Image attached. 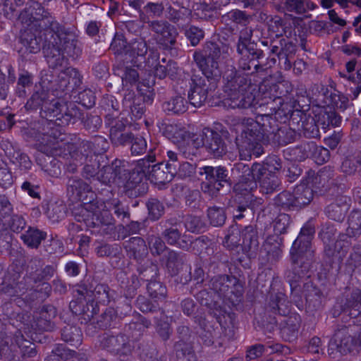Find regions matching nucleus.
Returning a JSON list of instances; mask_svg holds the SVG:
<instances>
[{
	"label": "nucleus",
	"instance_id": "nucleus-28",
	"mask_svg": "<svg viewBox=\"0 0 361 361\" xmlns=\"http://www.w3.org/2000/svg\"><path fill=\"white\" fill-rule=\"evenodd\" d=\"M0 321L8 322L12 326L15 324V321L20 322L24 326L29 325L30 315L27 312H20V309L11 300L0 306Z\"/></svg>",
	"mask_w": 361,
	"mask_h": 361
},
{
	"label": "nucleus",
	"instance_id": "nucleus-49",
	"mask_svg": "<svg viewBox=\"0 0 361 361\" xmlns=\"http://www.w3.org/2000/svg\"><path fill=\"white\" fill-rule=\"evenodd\" d=\"M178 73V67L177 63L171 59L166 61L164 58L156 66L154 71L155 76L159 79L169 76L171 79L173 80L176 78Z\"/></svg>",
	"mask_w": 361,
	"mask_h": 361
},
{
	"label": "nucleus",
	"instance_id": "nucleus-45",
	"mask_svg": "<svg viewBox=\"0 0 361 361\" xmlns=\"http://www.w3.org/2000/svg\"><path fill=\"white\" fill-rule=\"evenodd\" d=\"M259 182L260 192L269 195L273 193L281 185V180L276 173L266 172V169L262 176L257 177L256 183Z\"/></svg>",
	"mask_w": 361,
	"mask_h": 361
},
{
	"label": "nucleus",
	"instance_id": "nucleus-8",
	"mask_svg": "<svg viewBox=\"0 0 361 361\" xmlns=\"http://www.w3.org/2000/svg\"><path fill=\"white\" fill-rule=\"evenodd\" d=\"M18 20L27 27L37 28L43 31L44 39L47 35L51 36L54 24L59 23L39 2L35 1H29V6L19 14Z\"/></svg>",
	"mask_w": 361,
	"mask_h": 361
},
{
	"label": "nucleus",
	"instance_id": "nucleus-54",
	"mask_svg": "<svg viewBox=\"0 0 361 361\" xmlns=\"http://www.w3.org/2000/svg\"><path fill=\"white\" fill-rule=\"evenodd\" d=\"M302 134L307 138H318L320 137L319 126L317 118L310 116L304 115L301 118Z\"/></svg>",
	"mask_w": 361,
	"mask_h": 361
},
{
	"label": "nucleus",
	"instance_id": "nucleus-9",
	"mask_svg": "<svg viewBox=\"0 0 361 361\" xmlns=\"http://www.w3.org/2000/svg\"><path fill=\"white\" fill-rule=\"evenodd\" d=\"M224 92L226 94V102L232 109H247L255 106L256 88L252 82L238 83L234 81H224Z\"/></svg>",
	"mask_w": 361,
	"mask_h": 361
},
{
	"label": "nucleus",
	"instance_id": "nucleus-13",
	"mask_svg": "<svg viewBox=\"0 0 361 361\" xmlns=\"http://www.w3.org/2000/svg\"><path fill=\"white\" fill-rule=\"evenodd\" d=\"M18 269L13 266L8 268L1 284V293L12 297L32 290L35 284L30 274L21 277Z\"/></svg>",
	"mask_w": 361,
	"mask_h": 361
},
{
	"label": "nucleus",
	"instance_id": "nucleus-10",
	"mask_svg": "<svg viewBox=\"0 0 361 361\" xmlns=\"http://www.w3.org/2000/svg\"><path fill=\"white\" fill-rule=\"evenodd\" d=\"M199 174L207 180L201 183V190L212 197L216 196L221 188L231 187L233 184L231 171L224 166H205L200 169Z\"/></svg>",
	"mask_w": 361,
	"mask_h": 361
},
{
	"label": "nucleus",
	"instance_id": "nucleus-53",
	"mask_svg": "<svg viewBox=\"0 0 361 361\" xmlns=\"http://www.w3.org/2000/svg\"><path fill=\"white\" fill-rule=\"evenodd\" d=\"M124 114L108 113L105 116V124L109 126V135L114 134L122 130H126L128 121L124 118Z\"/></svg>",
	"mask_w": 361,
	"mask_h": 361
},
{
	"label": "nucleus",
	"instance_id": "nucleus-64",
	"mask_svg": "<svg viewBox=\"0 0 361 361\" xmlns=\"http://www.w3.org/2000/svg\"><path fill=\"white\" fill-rule=\"evenodd\" d=\"M149 217L152 221L159 220L164 214L165 207L157 198H149L146 202Z\"/></svg>",
	"mask_w": 361,
	"mask_h": 361
},
{
	"label": "nucleus",
	"instance_id": "nucleus-2",
	"mask_svg": "<svg viewBox=\"0 0 361 361\" xmlns=\"http://www.w3.org/2000/svg\"><path fill=\"white\" fill-rule=\"evenodd\" d=\"M276 123V118L269 114L253 118H244L242 122V130L239 137L236 138V144L241 159H250L252 154L259 157L264 152L262 145L269 143L268 133L271 129L270 125Z\"/></svg>",
	"mask_w": 361,
	"mask_h": 361
},
{
	"label": "nucleus",
	"instance_id": "nucleus-33",
	"mask_svg": "<svg viewBox=\"0 0 361 361\" xmlns=\"http://www.w3.org/2000/svg\"><path fill=\"white\" fill-rule=\"evenodd\" d=\"M243 242V250L251 257L256 254L259 247V236L256 228L253 226H245L240 232Z\"/></svg>",
	"mask_w": 361,
	"mask_h": 361
},
{
	"label": "nucleus",
	"instance_id": "nucleus-40",
	"mask_svg": "<svg viewBox=\"0 0 361 361\" xmlns=\"http://www.w3.org/2000/svg\"><path fill=\"white\" fill-rule=\"evenodd\" d=\"M348 209V204L343 197H337L334 202L327 205L324 209L326 216L334 221L342 222Z\"/></svg>",
	"mask_w": 361,
	"mask_h": 361
},
{
	"label": "nucleus",
	"instance_id": "nucleus-6",
	"mask_svg": "<svg viewBox=\"0 0 361 361\" xmlns=\"http://www.w3.org/2000/svg\"><path fill=\"white\" fill-rule=\"evenodd\" d=\"M68 104L61 102L59 99L54 97V95L42 87H37L34 91L30 98L27 100L25 107L27 110H42V116L50 121L55 119L60 126L61 116H64L66 110L64 106H68Z\"/></svg>",
	"mask_w": 361,
	"mask_h": 361
},
{
	"label": "nucleus",
	"instance_id": "nucleus-12",
	"mask_svg": "<svg viewBox=\"0 0 361 361\" xmlns=\"http://www.w3.org/2000/svg\"><path fill=\"white\" fill-rule=\"evenodd\" d=\"M334 318L342 316V320L347 317L353 322H361V290L353 289L350 293L338 299L331 310Z\"/></svg>",
	"mask_w": 361,
	"mask_h": 361
},
{
	"label": "nucleus",
	"instance_id": "nucleus-61",
	"mask_svg": "<svg viewBox=\"0 0 361 361\" xmlns=\"http://www.w3.org/2000/svg\"><path fill=\"white\" fill-rule=\"evenodd\" d=\"M282 240L283 239L280 236L270 235L267 238L264 245L268 255L275 260L279 259L281 255Z\"/></svg>",
	"mask_w": 361,
	"mask_h": 361
},
{
	"label": "nucleus",
	"instance_id": "nucleus-52",
	"mask_svg": "<svg viewBox=\"0 0 361 361\" xmlns=\"http://www.w3.org/2000/svg\"><path fill=\"white\" fill-rule=\"evenodd\" d=\"M162 108L169 114H183L187 111L188 102L180 95H176L164 102Z\"/></svg>",
	"mask_w": 361,
	"mask_h": 361
},
{
	"label": "nucleus",
	"instance_id": "nucleus-5",
	"mask_svg": "<svg viewBox=\"0 0 361 361\" xmlns=\"http://www.w3.org/2000/svg\"><path fill=\"white\" fill-rule=\"evenodd\" d=\"M290 306L286 295L278 292L271 295L267 309L269 312L283 317L280 322L281 334L286 340L292 341L298 336L300 317L297 314H290Z\"/></svg>",
	"mask_w": 361,
	"mask_h": 361
},
{
	"label": "nucleus",
	"instance_id": "nucleus-18",
	"mask_svg": "<svg viewBox=\"0 0 361 361\" xmlns=\"http://www.w3.org/2000/svg\"><path fill=\"white\" fill-rule=\"evenodd\" d=\"M275 212L271 207L262 209L258 214L257 223L264 226L267 228L273 224L274 235H278L285 233L290 223V216L285 213H281L275 216Z\"/></svg>",
	"mask_w": 361,
	"mask_h": 361
},
{
	"label": "nucleus",
	"instance_id": "nucleus-37",
	"mask_svg": "<svg viewBox=\"0 0 361 361\" xmlns=\"http://www.w3.org/2000/svg\"><path fill=\"white\" fill-rule=\"evenodd\" d=\"M90 298L96 303L108 305L114 298V292L107 284L99 283L95 281L90 283Z\"/></svg>",
	"mask_w": 361,
	"mask_h": 361
},
{
	"label": "nucleus",
	"instance_id": "nucleus-59",
	"mask_svg": "<svg viewBox=\"0 0 361 361\" xmlns=\"http://www.w3.org/2000/svg\"><path fill=\"white\" fill-rule=\"evenodd\" d=\"M61 73V78L64 80V81H61L60 86L61 87H67L68 85H72L71 87L74 89L82 84V76L78 69L68 67Z\"/></svg>",
	"mask_w": 361,
	"mask_h": 361
},
{
	"label": "nucleus",
	"instance_id": "nucleus-15",
	"mask_svg": "<svg viewBox=\"0 0 361 361\" xmlns=\"http://www.w3.org/2000/svg\"><path fill=\"white\" fill-rule=\"evenodd\" d=\"M63 109L66 111L64 116H61L60 126H67L78 118L81 121L83 128L90 133L97 131L102 126V121L99 116L82 112L73 103H70L68 106H64Z\"/></svg>",
	"mask_w": 361,
	"mask_h": 361
},
{
	"label": "nucleus",
	"instance_id": "nucleus-26",
	"mask_svg": "<svg viewBox=\"0 0 361 361\" xmlns=\"http://www.w3.org/2000/svg\"><path fill=\"white\" fill-rule=\"evenodd\" d=\"M314 233L315 228L313 225L310 223L305 224L301 228L299 235L293 242L290 252H298L302 255H307V252H310L311 257H314V252L311 247Z\"/></svg>",
	"mask_w": 361,
	"mask_h": 361
},
{
	"label": "nucleus",
	"instance_id": "nucleus-17",
	"mask_svg": "<svg viewBox=\"0 0 361 361\" xmlns=\"http://www.w3.org/2000/svg\"><path fill=\"white\" fill-rule=\"evenodd\" d=\"M191 81L188 94L189 102L195 107H200L207 101L209 92L215 90L218 81H215V85L212 87L213 80H208L204 76L197 75H193Z\"/></svg>",
	"mask_w": 361,
	"mask_h": 361
},
{
	"label": "nucleus",
	"instance_id": "nucleus-22",
	"mask_svg": "<svg viewBox=\"0 0 361 361\" xmlns=\"http://www.w3.org/2000/svg\"><path fill=\"white\" fill-rule=\"evenodd\" d=\"M149 28L157 34L158 43L165 49H172L176 44L178 35L176 29L166 20H152L148 22Z\"/></svg>",
	"mask_w": 361,
	"mask_h": 361
},
{
	"label": "nucleus",
	"instance_id": "nucleus-47",
	"mask_svg": "<svg viewBox=\"0 0 361 361\" xmlns=\"http://www.w3.org/2000/svg\"><path fill=\"white\" fill-rule=\"evenodd\" d=\"M61 339L74 348L79 347L82 342L80 329L74 325L67 324L61 329Z\"/></svg>",
	"mask_w": 361,
	"mask_h": 361
},
{
	"label": "nucleus",
	"instance_id": "nucleus-19",
	"mask_svg": "<svg viewBox=\"0 0 361 361\" xmlns=\"http://www.w3.org/2000/svg\"><path fill=\"white\" fill-rule=\"evenodd\" d=\"M359 325H356L355 321L353 322V324L343 326L336 331L334 341L341 353H350L354 348L359 347Z\"/></svg>",
	"mask_w": 361,
	"mask_h": 361
},
{
	"label": "nucleus",
	"instance_id": "nucleus-16",
	"mask_svg": "<svg viewBox=\"0 0 361 361\" xmlns=\"http://www.w3.org/2000/svg\"><path fill=\"white\" fill-rule=\"evenodd\" d=\"M231 171L239 176L237 189L248 192L257 187L256 178L262 175L264 168L261 163L255 162L250 167L243 162H238L233 165Z\"/></svg>",
	"mask_w": 361,
	"mask_h": 361
},
{
	"label": "nucleus",
	"instance_id": "nucleus-29",
	"mask_svg": "<svg viewBox=\"0 0 361 361\" xmlns=\"http://www.w3.org/2000/svg\"><path fill=\"white\" fill-rule=\"evenodd\" d=\"M34 28L26 27L20 35V42L25 49L32 54L39 52L44 43L43 31L36 29L35 32H32Z\"/></svg>",
	"mask_w": 361,
	"mask_h": 361
},
{
	"label": "nucleus",
	"instance_id": "nucleus-14",
	"mask_svg": "<svg viewBox=\"0 0 361 361\" xmlns=\"http://www.w3.org/2000/svg\"><path fill=\"white\" fill-rule=\"evenodd\" d=\"M99 343L102 349L121 357L130 356L135 348L129 336L122 333L116 335L104 333L99 336Z\"/></svg>",
	"mask_w": 361,
	"mask_h": 361
},
{
	"label": "nucleus",
	"instance_id": "nucleus-34",
	"mask_svg": "<svg viewBox=\"0 0 361 361\" xmlns=\"http://www.w3.org/2000/svg\"><path fill=\"white\" fill-rule=\"evenodd\" d=\"M92 188L78 177L69 178L67 183V193L73 201H83Z\"/></svg>",
	"mask_w": 361,
	"mask_h": 361
},
{
	"label": "nucleus",
	"instance_id": "nucleus-20",
	"mask_svg": "<svg viewBox=\"0 0 361 361\" xmlns=\"http://www.w3.org/2000/svg\"><path fill=\"white\" fill-rule=\"evenodd\" d=\"M202 146L214 158H220L227 153V145L219 132L204 128L200 134Z\"/></svg>",
	"mask_w": 361,
	"mask_h": 361
},
{
	"label": "nucleus",
	"instance_id": "nucleus-44",
	"mask_svg": "<svg viewBox=\"0 0 361 361\" xmlns=\"http://www.w3.org/2000/svg\"><path fill=\"white\" fill-rule=\"evenodd\" d=\"M123 106L129 109L130 112L135 119H140L145 112V105L142 102L141 97H135V92L129 91L125 94L123 100Z\"/></svg>",
	"mask_w": 361,
	"mask_h": 361
},
{
	"label": "nucleus",
	"instance_id": "nucleus-42",
	"mask_svg": "<svg viewBox=\"0 0 361 361\" xmlns=\"http://www.w3.org/2000/svg\"><path fill=\"white\" fill-rule=\"evenodd\" d=\"M176 8L172 6L167 7V18L178 27H183L188 24L192 16V11L186 6Z\"/></svg>",
	"mask_w": 361,
	"mask_h": 361
},
{
	"label": "nucleus",
	"instance_id": "nucleus-56",
	"mask_svg": "<svg viewBox=\"0 0 361 361\" xmlns=\"http://www.w3.org/2000/svg\"><path fill=\"white\" fill-rule=\"evenodd\" d=\"M317 122L321 125V128L326 130L329 126H338L341 121V117L334 111L324 110L316 115Z\"/></svg>",
	"mask_w": 361,
	"mask_h": 361
},
{
	"label": "nucleus",
	"instance_id": "nucleus-27",
	"mask_svg": "<svg viewBox=\"0 0 361 361\" xmlns=\"http://www.w3.org/2000/svg\"><path fill=\"white\" fill-rule=\"evenodd\" d=\"M302 293L305 297V309L307 313L314 315L316 312L322 309L323 293L312 281H307L304 283V286H302Z\"/></svg>",
	"mask_w": 361,
	"mask_h": 361
},
{
	"label": "nucleus",
	"instance_id": "nucleus-41",
	"mask_svg": "<svg viewBox=\"0 0 361 361\" xmlns=\"http://www.w3.org/2000/svg\"><path fill=\"white\" fill-rule=\"evenodd\" d=\"M150 325V321L140 314H137V320L126 324L123 330L126 333L128 334L129 337L131 336L133 338L131 341L135 345L142 336L145 329H148Z\"/></svg>",
	"mask_w": 361,
	"mask_h": 361
},
{
	"label": "nucleus",
	"instance_id": "nucleus-50",
	"mask_svg": "<svg viewBox=\"0 0 361 361\" xmlns=\"http://www.w3.org/2000/svg\"><path fill=\"white\" fill-rule=\"evenodd\" d=\"M295 204L296 207L301 208L309 204L314 197L313 189L307 184L301 183L294 189Z\"/></svg>",
	"mask_w": 361,
	"mask_h": 361
},
{
	"label": "nucleus",
	"instance_id": "nucleus-38",
	"mask_svg": "<svg viewBox=\"0 0 361 361\" xmlns=\"http://www.w3.org/2000/svg\"><path fill=\"white\" fill-rule=\"evenodd\" d=\"M317 149V145L314 142H303L300 144L288 148L286 154L289 159L295 161H302L311 157Z\"/></svg>",
	"mask_w": 361,
	"mask_h": 361
},
{
	"label": "nucleus",
	"instance_id": "nucleus-36",
	"mask_svg": "<svg viewBox=\"0 0 361 361\" xmlns=\"http://www.w3.org/2000/svg\"><path fill=\"white\" fill-rule=\"evenodd\" d=\"M175 174L176 173L168 169L164 163L161 162L152 165L150 173L147 178L154 185H165L171 181Z\"/></svg>",
	"mask_w": 361,
	"mask_h": 361
},
{
	"label": "nucleus",
	"instance_id": "nucleus-25",
	"mask_svg": "<svg viewBox=\"0 0 361 361\" xmlns=\"http://www.w3.org/2000/svg\"><path fill=\"white\" fill-rule=\"evenodd\" d=\"M238 280L236 277L227 274H217L209 280L210 289L216 294L218 298H228L233 293V286Z\"/></svg>",
	"mask_w": 361,
	"mask_h": 361
},
{
	"label": "nucleus",
	"instance_id": "nucleus-31",
	"mask_svg": "<svg viewBox=\"0 0 361 361\" xmlns=\"http://www.w3.org/2000/svg\"><path fill=\"white\" fill-rule=\"evenodd\" d=\"M123 246L127 256L136 261L142 260L148 255V247L145 240L141 237H132L126 240Z\"/></svg>",
	"mask_w": 361,
	"mask_h": 361
},
{
	"label": "nucleus",
	"instance_id": "nucleus-48",
	"mask_svg": "<svg viewBox=\"0 0 361 361\" xmlns=\"http://www.w3.org/2000/svg\"><path fill=\"white\" fill-rule=\"evenodd\" d=\"M228 257L224 252L219 251L215 252L207 260V275L209 273H219L226 271L228 267Z\"/></svg>",
	"mask_w": 361,
	"mask_h": 361
},
{
	"label": "nucleus",
	"instance_id": "nucleus-57",
	"mask_svg": "<svg viewBox=\"0 0 361 361\" xmlns=\"http://www.w3.org/2000/svg\"><path fill=\"white\" fill-rule=\"evenodd\" d=\"M348 226L346 235L350 238H357L361 235V210H353L348 219Z\"/></svg>",
	"mask_w": 361,
	"mask_h": 361
},
{
	"label": "nucleus",
	"instance_id": "nucleus-24",
	"mask_svg": "<svg viewBox=\"0 0 361 361\" xmlns=\"http://www.w3.org/2000/svg\"><path fill=\"white\" fill-rule=\"evenodd\" d=\"M270 52L278 56L284 64L285 70H290L296 52V45L285 38H274L270 41Z\"/></svg>",
	"mask_w": 361,
	"mask_h": 361
},
{
	"label": "nucleus",
	"instance_id": "nucleus-51",
	"mask_svg": "<svg viewBox=\"0 0 361 361\" xmlns=\"http://www.w3.org/2000/svg\"><path fill=\"white\" fill-rule=\"evenodd\" d=\"M47 238V233L35 227H29L21 235L23 243L29 247L38 248L42 240Z\"/></svg>",
	"mask_w": 361,
	"mask_h": 361
},
{
	"label": "nucleus",
	"instance_id": "nucleus-58",
	"mask_svg": "<svg viewBox=\"0 0 361 361\" xmlns=\"http://www.w3.org/2000/svg\"><path fill=\"white\" fill-rule=\"evenodd\" d=\"M361 168V155L360 152L356 154L349 155L343 161L341 169L347 176H353L359 172Z\"/></svg>",
	"mask_w": 361,
	"mask_h": 361
},
{
	"label": "nucleus",
	"instance_id": "nucleus-4",
	"mask_svg": "<svg viewBox=\"0 0 361 361\" xmlns=\"http://www.w3.org/2000/svg\"><path fill=\"white\" fill-rule=\"evenodd\" d=\"M290 254L291 267L286 271L284 277L290 288V297L295 302H298L302 298L301 284L311 281L309 272L314 257H311L310 252L307 255L292 252Z\"/></svg>",
	"mask_w": 361,
	"mask_h": 361
},
{
	"label": "nucleus",
	"instance_id": "nucleus-11",
	"mask_svg": "<svg viewBox=\"0 0 361 361\" xmlns=\"http://www.w3.org/2000/svg\"><path fill=\"white\" fill-rule=\"evenodd\" d=\"M264 71L263 66L259 63L247 56L241 55L238 61V68L233 65H227L223 74L224 81H234L238 83L251 82L250 75Z\"/></svg>",
	"mask_w": 361,
	"mask_h": 361
},
{
	"label": "nucleus",
	"instance_id": "nucleus-3",
	"mask_svg": "<svg viewBox=\"0 0 361 361\" xmlns=\"http://www.w3.org/2000/svg\"><path fill=\"white\" fill-rule=\"evenodd\" d=\"M56 128H51L39 138L38 149L43 154L37 159L41 169L51 177L57 178L61 173V162L55 158L63 148V138Z\"/></svg>",
	"mask_w": 361,
	"mask_h": 361
},
{
	"label": "nucleus",
	"instance_id": "nucleus-21",
	"mask_svg": "<svg viewBox=\"0 0 361 361\" xmlns=\"http://www.w3.org/2000/svg\"><path fill=\"white\" fill-rule=\"evenodd\" d=\"M154 151V147L150 148L147 157L137 161L135 168L136 172H133L130 176L126 183V188L140 190V188L144 185V183H142V179L143 177L146 178L148 177L152 166H151V163H154L156 161V154Z\"/></svg>",
	"mask_w": 361,
	"mask_h": 361
},
{
	"label": "nucleus",
	"instance_id": "nucleus-1",
	"mask_svg": "<svg viewBox=\"0 0 361 361\" xmlns=\"http://www.w3.org/2000/svg\"><path fill=\"white\" fill-rule=\"evenodd\" d=\"M50 35L45 37L42 53L51 68L61 67L66 57L78 59L82 54L77 35L63 25L54 24Z\"/></svg>",
	"mask_w": 361,
	"mask_h": 361
},
{
	"label": "nucleus",
	"instance_id": "nucleus-55",
	"mask_svg": "<svg viewBox=\"0 0 361 361\" xmlns=\"http://www.w3.org/2000/svg\"><path fill=\"white\" fill-rule=\"evenodd\" d=\"M137 350L140 357L144 361H169L166 355L158 356L157 351L153 345H148L144 341L137 344Z\"/></svg>",
	"mask_w": 361,
	"mask_h": 361
},
{
	"label": "nucleus",
	"instance_id": "nucleus-32",
	"mask_svg": "<svg viewBox=\"0 0 361 361\" xmlns=\"http://www.w3.org/2000/svg\"><path fill=\"white\" fill-rule=\"evenodd\" d=\"M268 128L271 129V132L268 133L269 135V141L278 146H284L294 142L296 139V132L290 128L282 127L279 128L278 121L275 125H270Z\"/></svg>",
	"mask_w": 361,
	"mask_h": 361
},
{
	"label": "nucleus",
	"instance_id": "nucleus-46",
	"mask_svg": "<svg viewBox=\"0 0 361 361\" xmlns=\"http://www.w3.org/2000/svg\"><path fill=\"white\" fill-rule=\"evenodd\" d=\"M128 43L126 41L123 34L116 33L109 49L116 56L117 60L123 66L126 64L127 49Z\"/></svg>",
	"mask_w": 361,
	"mask_h": 361
},
{
	"label": "nucleus",
	"instance_id": "nucleus-7",
	"mask_svg": "<svg viewBox=\"0 0 361 361\" xmlns=\"http://www.w3.org/2000/svg\"><path fill=\"white\" fill-rule=\"evenodd\" d=\"M221 48L215 42H207L200 50L193 54V59L203 75L208 80H213L212 87L215 81H219L221 72L219 68Z\"/></svg>",
	"mask_w": 361,
	"mask_h": 361
},
{
	"label": "nucleus",
	"instance_id": "nucleus-62",
	"mask_svg": "<svg viewBox=\"0 0 361 361\" xmlns=\"http://www.w3.org/2000/svg\"><path fill=\"white\" fill-rule=\"evenodd\" d=\"M147 241L148 247L153 256H161L164 255L167 250H169L161 237L157 235H147Z\"/></svg>",
	"mask_w": 361,
	"mask_h": 361
},
{
	"label": "nucleus",
	"instance_id": "nucleus-60",
	"mask_svg": "<svg viewBox=\"0 0 361 361\" xmlns=\"http://www.w3.org/2000/svg\"><path fill=\"white\" fill-rule=\"evenodd\" d=\"M140 279L148 283L157 279L159 275V269L157 263L147 261L137 268Z\"/></svg>",
	"mask_w": 361,
	"mask_h": 361
},
{
	"label": "nucleus",
	"instance_id": "nucleus-39",
	"mask_svg": "<svg viewBox=\"0 0 361 361\" xmlns=\"http://www.w3.org/2000/svg\"><path fill=\"white\" fill-rule=\"evenodd\" d=\"M147 44L142 37L135 38L128 43L127 49L126 64L130 63L133 66L137 63V58L145 56L147 53Z\"/></svg>",
	"mask_w": 361,
	"mask_h": 361
},
{
	"label": "nucleus",
	"instance_id": "nucleus-63",
	"mask_svg": "<svg viewBox=\"0 0 361 361\" xmlns=\"http://www.w3.org/2000/svg\"><path fill=\"white\" fill-rule=\"evenodd\" d=\"M343 243L341 240L324 244V253L329 262L339 261L342 259Z\"/></svg>",
	"mask_w": 361,
	"mask_h": 361
},
{
	"label": "nucleus",
	"instance_id": "nucleus-23",
	"mask_svg": "<svg viewBox=\"0 0 361 361\" xmlns=\"http://www.w3.org/2000/svg\"><path fill=\"white\" fill-rule=\"evenodd\" d=\"M56 309L51 305H44L35 312L30 317L29 325H25L34 330L51 331L55 325L53 319L56 316Z\"/></svg>",
	"mask_w": 361,
	"mask_h": 361
},
{
	"label": "nucleus",
	"instance_id": "nucleus-43",
	"mask_svg": "<svg viewBox=\"0 0 361 361\" xmlns=\"http://www.w3.org/2000/svg\"><path fill=\"white\" fill-rule=\"evenodd\" d=\"M163 260L165 262L166 267L170 274L176 275L186 262V255L169 249L163 255Z\"/></svg>",
	"mask_w": 361,
	"mask_h": 361
},
{
	"label": "nucleus",
	"instance_id": "nucleus-30",
	"mask_svg": "<svg viewBox=\"0 0 361 361\" xmlns=\"http://www.w3.org/2000/svg\"><path fill=\"white\" fill-rule=\"evenodd\" d=\"M200 305L205 307L210 314H214L216 319L219 318L221 312V306L216 294L207 288H203L194 295Z\"/></svg>",
	"mask_w": 361,
	"mask_h": 361
},
{
	"label": "nucleus",
	"instance_id": "nucleus-35",
	"mask_svg": "<svg viewBox=\"0 0 361 361\" xmlns=\"http://www.w3.org/2000/svg\"><path fill=\"white\" fill-rule=\"evenodd\" d=\"M0 358L8 361H20L19 347L13 343L11 333H0Z\"/></svg>",
	"mask_w": 361,
	"mask_h": 361
}]
</instances>
